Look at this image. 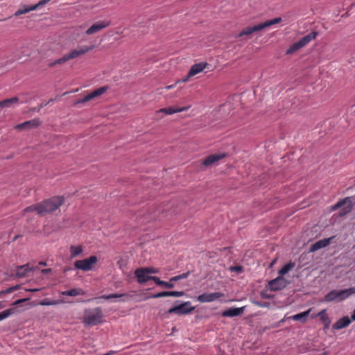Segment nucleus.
Wrapping results in <instances>:
<instances>
[{
  "instance_id": "a878e982",
  "label": "nucleus",
  "mask_w": 355,
  "mask_h": 355,
  "mask_svg": "<svg viewBox=\"0 0 355 355\" xmlns=\"http://www.w3.org/2000/svg\"><path fill=\"white\" fill-rule=\"evenodd\" d=\"M35 6H22V7L19 9H18L14 14L15 16L17 17L23 14H26L29 12L30 11L35 10Z\"/></svg>"
},
{
  "instance_id": "a211bd4d",
  "label": "nucleus",
  "mask_w": 355,
  "mask_h": 355,
  "mask_svg": "<svg viewBox=\"0 0 355 355\" xmlns=\"http://www.w3.org/2000/svg\"><path fill=\"white\" fill-rule=\"evenodd\" d=\"M334 238V237L332 236V237H329L328 239H322V240H320V241L315 242L311 246L310 251L315 252L318 250H320L321 248L327 247V245H329L330 244L331 241Z\"/></svg>"
},
{
  "instance_id": "4d7b16f0",
  "label": "nucleus",
  "mask_w": 355,
  "mask_h": 355,
  "mask_svg": "<svg viewBox=\"0 0 355 355\" xmlns=\"http://www.w3.org/2000/svg\"><path fill=\"white\" fill-rule=\"evenodd\" d=\"M39 265H40V266H46V263L44 261H40V262H39Z\"/></svg>"
},
{
  "instance_id": "6e6d98bb",
  "label": "nucleus",
  "mask_w": 355,
  "mask_h": 355,
  "mask_svg": "<svg viewBox=\"0 0 355 355\" xmlns=\"http://www.w3.org/2000/svg\"><path fill=\"white\" fill-rule=\"evenodd\" d=\"M277 261V259H274V260L270 263V268L273 266V264L275 263V261Z\"/></svg>"
},
{
  "instance_id": "c03bdc74",
  "label": "nucleus",
  "mask_w": 355,
  "mask_h": 355,
  "mask_svg": "<svg viewBox=\"0 0 355 355\" xmlns=\"http://www.w3.org/2000/svg\"><path fill=\"white\" fill-rule=\"evenodd\" d=\"M150 280H153L155 282V283L159 286H161L162 284V282H163L162 280H160V279L159 277H155V276H151Z\"/></svg>"
},
{
  "instance_id": "f704fd0d",
  "label": "nucleus",
  "mask_w": 355,
  "mask_h": 355,
  "mask_svg": "<svg viewBox=\"0 0 355 355\" xmlns=\"http://www.w3.org/2000/svg\"><path fill=\"white\" fill-rule=\"evenodd\" d=\"M14 313V310L12 309H6L0 313V321L7 318L10 315Z\"/></svg>"
},
{
  "instance_id": "6ab92c4d",
  "label": "nucleus",
  "mask_w": 355,
  "mask_h": 355,
  "mask_svg": "<svg viewBox=\"0 0 355 355\" xmlns=\"http://www.w3.org/2000/svg\"><path fill=\"white\" fill-rule=\"evenodd\" d=\"M184 295L183 291H162L153 294L152 298H159L163 297H182Z\"/></svg>"
},
{
  "instance_id": "c85d7f7f",
  "label": "nucleus",
  "mask_w": 355,
  "mask_h": 355,
  "mask_svg": "<svg viewBox=\"0 0 355 355\" xmlns=\"http://www.w3.org/2000/svg\"><path fill=\"white\" fill-rule=\"evenodd\" d=\"M320 317V320L325 324L326 327H328L331 323V320L326 313V310L323 309L318 314Z\"/></svg>"
},
{
  "instance_id": "5701e85b",
  "label": "nucleus",
  "mask_w": 355,
  "mask_h": 355,
  "mask_svg": "<svg viewBox=\"0 0 355 355\" xmlns=\"http://www.w3.org/2000/svg\"><path fill=\"white\" fill-rule=\"evenodd\" d=\"M70 258L73 259L76 257H78L83 252V248L82 245H71L70 248Z\"/></svg>"
},
{
  "instance_id": "20e7f679",
  "label": "nucleus",
  "mask_w": 355,
  "mask_h": 355,
  "mask_svg": "<svg viewBox=\"0 0 355 355\" xmlns=\"http://www.w3.org/2000/svg\"><path fill=\"white\" fill-rule=\"evenodd\" d=\"M318 35L317 31H312L304 37H302L299 41L293 44L287 50L286 54H292L301 48L305 46L312 40L315 39Z\"/></svg>"
},
{
  "instance_id": "aec40b11",
  "label": "nucleus",
  "mask_w": 355,
  "mask_h": 355,
  "mask_svg": "<svg viewBox=\"0 0 355 355\" xmlns=\"http://www.w3.org/2000/svg\"><path fill=\"white\" fill-rule=\"evenodd\" d=\"M351 323V320L348 316H344L339 319L336 322L333 324V329H341L347 327Z\"/></svg>"
},
{
  "instance_id": "ddd939ff",
  "label": "nucleus",
  "mask_w": 355,
  "mask_h": 355,
  "mask_svg": "<svg viewBox=\"0 0 355 355\" xmlns=\"http://www.w3.org/2000/svg\"><path fill=\"white\" fill-rule=\"evenodd\" d=\"M41 123V121L38 119H34L30 121H25L22 123H19L15 125V128L18 130H29L31 128H37Z\"/></svg>"
},
{
  "instance_id": "9b49d317",
  "label": "nucleus",
  "mask_w": 355,
  "mask_h": 355,
  "mask_svg": "<svg viewBox=\"0 0 355 355\" xmlns=\"http://www.w3.org/2000/svg\"><path fill=\"white\" fill-rule=\"evenodd\" d=\"M94 48V45L90 46H83L78 47L76 49L71 51L69 53H67V55L69 58V60H72L76 58H78L80 55H82L86 53L87 52H88L89 51H92Z\"/></svg>"
},
{
  "instance_id": "5fc2aeb1",
  "label": "nucleus",
  "mask_w": 355,
  "mask_h": 355,
  "mask_svg": "<svg viewBox=\"0 0 355 355\" xmlns=\"http://www.w3.org/2000/svg\"><path fill=\"white\" fill-rule=\"evenodd\" d=\"M21 236V235L18 234V235H16L15 236V237L13 238L12 239V241H16L18 238H19Z\"/></svg>"
},
{
  "instance_id": "37998d69",
  "label": "nucleus",
  "mask_w": 355,
  "mask_h": 355,
  "mask_svg": "<svg viewBox=\"0 0 355 355\" xmlns=\"http://www.w3.org/2000/svg\"><path fill=\"white\" fill-rule=\"evenodd\" d=\"M47 3H49L48 0H41L37 3H36L35 5H33V6H35V10H36L38 8H40L44 5H46Z\"/></svg>"
},
{
  "instance_id": "79ce46f5",
  "label": "nucleus",
  "mask_w": 355,
  "mask_h": 355,
  "mask_svg": "<svg viewBox=\"0 0 355 355\" xmlns=\"http://www.w3.org/2000/svg\"><path fill=\"white\" fill-rule=\"evenodd\" d=\"M144 268L146 269V271L147 272L148 275L154 274V273H157L158 272V270L156 269V268H154L146 267V268Z\"/></svg>"
},
{
  "instance_id": "4468645a",
  "label": "nucleus",
  "mask_w": 355,
  "mask_h": 355,
  "mask_svg": "<svg viewBox=\"0 0 355 355\" xmlns=\"http://www.w3.org/2000/svg\"><path fill=\"white\" fill-rule=\"evenodd\" d=\"M135 276L137 278V282L142 284L150 280V277L147 274L144 268H139L135 270Z\"/></svg>"
},
{
  "instance_id": "423d86ee",
  "label": "nucleus",
  "mask_w": 355,
  "mask_h": 355,
  "mask_svg": "<svg viewBox=\"0 0 355 355\" xmlns=\"http://www.w3.org/2000/svg\"><path fill=\"white\" fill-rule=\"evenodd\" d=\"M97 261L98 259L96 256H91L89 258L76 261L74 263V267L76 269L89 271L92 269L93 266L97 262Z\"/></svg>"
},
{
  "instance_id": "c9c22d12",
  "label": "nucleus",
  "mask_w": 355,
  "mask_h": 355,
  "mask_svg": "<svg viewBox=\"0 0 355 355\" xmlns=\"http://www.w3.org/2000/svg\"><path fill=\"white\" fill-rule=\"evenodd\" d=\"M58 302L56 300H49V299H44L42 300L39 304L42 306H50V305H55L58 304Z\"/></svg>"
},
{
  "instance_id": "09e8293b",
  "label": "nucleus",
  "mask_w": 355,
  "mask_h": 355,
  "mask_svg": "<svg viewBox=\"0 0 355 355\" xmlns=\"http://www.w3.org/2000/svg\"><path fill=\"white\" fill-rule=\"evenodd\" d=\"M51 272V268H46V269L42 270V272L43 274H47V273H49Z\"/></svg>"
},
{
  "instance_id": "72a5a7b5",
  "label": "nucleus",
  "mask_w": 355,
  "mask_h": 355,
  "mask_svg": "<svg viewBox=\"0 0 355 355\" xmlns=\"http://www.w3.org/2000/svg\"><path fill=\"white\" fill-rule=\"evenodd\" d=\"M107 87H101L97 89H96L95 91L92 92L91 93V94L92 95V97L94 99L95 98L104 94L107 91Z\"/></svg>"
},
{
  "instance_id": "473e14b6",
  "label": "nucleus",
  "mask_w": 355,
  "mask_h": 355,
  "mask_svg": "<svg viewBox=\"0 0 355 355\" xmlns=\"http://www.w3.org/2000/svg\"><path fill=\"white\" fill-rule=\"evenodd\" d=\"M324 300L327 302H332L334 300H337L336 299V290H333L329 292L325 296Z\"/></svg>"
},
{
  "instance_id": "f8f14e48",
  "label": "nucleus",
  "mask_w": 355,
  "mask_h": 355,
  "mask_svg": "<svg viewBox=\"0 0 355 355\" xmlns=\"http://www.w3.org/2000/svg\"><path fill=\"white\" fill-rule=\"evenodd\" d=\"M207 66V62H199L198 64H193L187 76L182 79V82H186L188 80V79L198 73H199L200 72L202 71L204 69H205V67Z\"/></svg>"
},
{
  "instance_id": "1a4fd4ad",
  "label": "nucleus",
  "mask_w": 355,
  "mask_h": 355,
  "mask_svg": "<svg viewBox=\"0 0 355 355\" xmlns=\"http://www.w3.org/2000/svg\"><path fill=\"white\" fill-rule=\"evenodd\" d=\"M224 293L220 292L205 293L197 297V300L201 303L211 302L224 297Z\"/></svg>"
},
{
  "instance_id": "7c9ffc66",
  "label": "nucleus",
  "mask_w": 355,
  "mask_h": 355,
  "mask_svg": "<svg viewBox=\"0 0 355 355\" xmlns=\"http://www.w3.org/2000/svg\"><path fill=\"white\" fill-rule=\"evenodd\" d=\"M68 60H69V58L67 57V55L65 54L63 57L56 60L55 61L49 63L48 65L49 67H53L55 64H61L66 62Z\"/></svg>"
},
{
  "instance_id": "0eeeda50",
  "label": "nucleus",
  "mask_w": 355,
  "mask_h": 355,
  "mask_svg": "<svg viewBox=\"0 0 355 355\" xmlns=\"http://www.w3.org/2000/svg\"><path fill=\"white\" fill-rule=\"evenodd\" d=\"M195 307L191 306L190 302H184L180 305L171 307L168 309V313H176L178 315L187 314L194 310Z\"/></svg>"
},
{
  "instance_id": "dca6fc26",
  "label": "nucleus",
  "mask_w": 355,
  "mask_h": 355,
  "mask_svg": "<svg viewBox=\"0 0 355 355\" xmlns=\"http://www.w3.org/2000/svg\"><path fill=\"white\" fill-rule=\"evenodd\" d=\"M244 310H245L244 306L239 307V308L232 307V308H230V309L224 311L222 313V315L223 317H230V318L239 316V315H241L243 314Z\"/></svg>"
},
{
  "instance_id": "e2e57ef3",
  "label": "nucleus",
  "mask_w": 355,
  "mask_h": 355,
  "mask_svg": "<svg viewBox=\"0 0 355 355\" xmlns=\"http://www.w3.org/2000/svg\"><path fill=\"white\" fill-rule=\"evenodd\" d=\"M51 101H53V99H50L47 103H50Z\"/></svg>"
},
{
  "instance_id": "49530a36",
  "label": "nucleus",
  "mask_w": 355,
  "mask_h": 355,
  "mask_svg": "<svg viewBox=\"0 0 355 355\" xmlns=\"http://www.w3.org/2000/svg\"><path fill=\"white\" fill-rule=\"evenodd\" d=\"M15 291V288L12 286L5 289L6 294L10 293Z\"/></svg>"
},
{
  "instance_id": "2eb2a0df",
  "label": "nucleus",
  "mask_w": 355,
  "mask_h": 355,
  "mask_svg": "<svg viewBox=\"0 0 355 355\" xmlns=\"http://www.w3.org/2000/svg\"><path fill=\"white\" fill-rule=\"evenodd\" d=\"M355 294V287H351L343 290H336V299L337 301H343L351 295Z\"/></svg>"
},
{
  "instance_id": "4c0bfd02",
  "label": "nucleus",
  "mask_w": 355,
  "mask_h": 355,
  "mask_svg": "<svg viewBox=\"0 0 355 355\" xmlns=\"http://www.w3.org/2000/svg\"><path fill=\"white\" fill-rule=\"evenodd\" d=\"M230 270L232 272H236L240 273L243 271V268L241 266H231L230 267Z\"/></svg>"
},
{
  "instance_id": "bb28decb",
  "label": "nucleus",
  "mask_w": 355,
  "mask_h": 355,
  "mask_svg": "<svg viewBox=\"0 0 355 355\" xmlns=\"http://www.w3.org/2000/svg\"><path fill=\"white\" fill-rule=\"evenodd\" d=\"M83 294V291L81 288H73L71 290L62 291L61 295H69V296H76L78 295Z\"/></svg>"
},
{
  "instance_id": "8fccbe9b",
  "label": "nucleus",
  "mask_w": 355,
  "mask_h": 355,
  "mask_svg": "<svg viewBox=\"0 0 355 355\" xmlns=\"http://www.w3.org/2000/svg\"><path fill=\"white\" fill-rule=\"evenodd\" d=\"M40 290V288L26 289V291H29V292H37V291H39Z\"/></svg>"
},
{
  "instance_id": "bf43d9fd",
  "label": "nucleus",
  "mask_w": 355,
  "mask_h": 355,
  "mask_svg": "<svg viewBox=\"0 0 355 355\" xmlns=\"http://www.w3.org/2000/svg\"><path fill=\"white\" fill-rule=\"evenodd\" d=\"M4 304H3V302H0V309H2L4 308Z\"/></svg>"
},
{
  "instance_id": "603ef678",
  "label": "nucleus",
  "mask_w": 355,
  "mask_h": 355,
  "mask_svg": "<svg viewBox=\"0 0 355 355\" xmlns=\"http://www.w3.org/2000/svg\"><path fill=\"white\" fill-rule=\"evenodd\" d=\"M257 305L259 306H266V304L267 303H265L264 304H261L260 302H256L255 303Z\"/></svg>"
},
{
  "instance_id": "39448f33",
  "label": "nucleus",
  "mask_w": 355,
  "mask_h": 355,
  "mask_svg": "<svg viewBox=\"0 0 355 355\" xmlns=\"http://www.w3.org/2000/svg\"><path fill=\"white\" fill-rule=\"evenodd\" d=\"M340 208L339 216H343L349 213L353 209V203L352 201V197H346L342 200L338 202L336 205L332 206L331 210H336Z\"/></svg>"
},
{
  "instance_id": "f257e3e1",
  "label": "nucleus",
  "mask_w": 355,
  "mask_h": 355,
  "mask_svg": "<svg viewBox=\"0 0 355 355\" xmlns=\"http://www.w3.org/2000/svg\"><path fill=\"white\" fill-rule=\"evenodd\" d=\"M64 202L63 196H54L45 200L41 202V209L39 211L40 216H45L51 214L58 209Z\"/></svg>"
},
{
  "instance_id": "680f3d73",
  "label": "nucleus",
  "mask_w": 355,
  "mask_h": 355,
  "mask_svg": "<svg viewBox=\"0 0 355 355\" xmlns=\"http://www.w3.org/2000/svg\"><path fill=\"white\" fill-rule=\"evenodd\" d=\"M284 320H285V318H283L282 320H281L279 321V322H284Z\"/></svg>"
},
{
  "instance_id": "13d9d810",
  "label": "nucleus",
  "mask_w": 355,
  "mask_h": 355,
  "mask_svg": "<svg viewBox=\"0 0 355 355\" xmlns=\"http://www.w3.org/2000/svg\"><path fill=\"white\" fill-rule=\"evenodd\" d=\"M4 294H6L5 290H2L0 291V297H1Z\"/></svg>"
},
{
  "instance_id": "3c124183",
  "label": "nucleus",
  "mask_w": 355,
  "mask_h": 355,
  "mask_svg": "<svg viewBox=\"0 0 355 355\" xmlns=\"http://www.w3.org/2000/svg\"><path fill=\"white\" fill-rule=\"evenodd\" d=\"M351 319L354 321H355V309L354 310L352 315H351Z\"/></svg>"
},
{
  "instance_id": "393cba45",
  "label": "nucleus",
  "mask_w": 355,
  "mask_h": 355,
  "mask_svg": "<svg viewBox=\"0 0 355 355\" xmlns=\"http://www.w3.org/2000/svg\"><path fill=\"white\" fill-rule=\"evenodd\" d=\"M309 313L310 310H308L302 313L291 316L289 318L295 321H301L302 322H305L307 320Z\"/></svg>"
},
{
  "instance_id": "a18cd8bd",
  "label": "nucleus",
  "mask_w": 355,
  "mask_h": 355,
  "mask_svg": "<svg viewBox=\"0 0 355 355\" xmlns=\"http://www.w3.org/2000/svg\"><path fill=\"white\" fill-rule=\"evenodd\" d=\"M189 274H190V272L188 271L187 272H184L181 275H179L178 276L180 277V280L187 278L189 277Z\"/></svg>"
},
{
  "instance_id": "de8ad7c7",
  "label": "nucleus",
  "mask_w": 355,
  "mask_h": 355,
  "mask_svg": "<svg viewBox=\"0 0 355 355\" xmlns=\"http://www.w3.org/2000/svg\"><path fill=\"white\" fill-rule=\"evenodd\" d=\"M180 280V277L178 275L173 277L170 279V282L173 283V282H178Z\"/></svg>"
},
{
  "instance_id": "cd10ccee",
  "label": "nucleus",
  "mask_w": 355,
  "mask_h": 355,
  "mask_svg": "<svg viewBox=\"0 0 355 355\" xmlns=\"http://www.w3.org/2000/svg\"><path fill=\"white\" fill-rule=\"evenodd\" d=\"M295 263L290 261L288 263H286L279 271V276L283 277V275H286L287 272H288L291 270H292L295 267Z\"/></svg>"
},
{
  "instance_id": "a19ab883",
  "label": "nucleus",
  "mask_w": 355,
  "mask_h": 355,
  "mask_svg": "<svg viewBox=\"0 0 355 355\" xmlns=\"http://www.w3.org/2000/svg\"><path fill=\"white\" fill-rule=\"evenodd\" d=\"M161 286L166 288H173L174 287L173 283L170 281L168 282L163 281Z\"/></svg>"
},
{
  "instance_id": "6e6552de",
  "label": "nucleus",
  "mask_w": 355,
  "mask_h": 355,
  "mask_svg": "<svg viewBox=\"0 0 355 355\" xmlns=\"http://www.w3.org/2000/svg\"><path fill=\"white\" fill-rule=\"evenodd\" d=\"M289 284V282L282 276L268 282V286L271 291H277L284 289Z\"/></svg>"
},
{
  "instance_id": "ea45409f",
  "label": "nucleus",
  "mask_w": 355,
  "mask_h": 355,
  "mask_svg": "<svg viewBox=\"0 0 355 355\" xmlns=\"http://www.w3.org/2000/svg\"><path fill=\"white\" fill-rule=\"evenodd\" d=\"M48 105V103L46 101L42 102L37 107H33L31 110L33 112H40L41 108Z\"/></svg>"
},
{
  "instance_id": "f3484780",
  "label": "nucleus",
  "mask_w": 355,
  "mask_h": 355,
  "mask_svg": "<svg viewBox=\"0 0 355 355\" xmlns=\"http://www.w3.org/2000/svg\"><path fill=\"white\" fill-rule=\"evenodd\" d=\"M225 156L226 155L225 153L210 155L204 159L202 164L205 166H209L215 162L224 158Z\"/></svg>"
},
{
  "instance_id": "c756f323",
  "label": "nucleus",
  "mask_w": 355,
  "mask_h": 355,
  "mask_svg": "<svg viewBox=\"0 0 355 355\" xmlns=\"http://www.w3.org/2000/svg\"><path fill=\"white\" fill-rule=\"evenodd\" d=\"M126 295H127L125 293H121V294L113 293V294H110V295H103L100 296L99 298L104 299V300H112V299H116V298L122 297H124Z\"/></svg>"
},
{
  "instance_id": "58836bf2",
  "label": "nucleus",
  "mask_w": 355,
  "mask_h": 355,
  "mask_svg": "<svg viewBox=\"0 0 355 355\" xmlns=\"http://www.w3.org/2000/svg\"><path fill=\"white\" fill-rule=\"evenodd\" d=\"M28 300H30L29 297L19 299V300H17L15 301L14 302H12L11 305L12 306H18L19 304H20L23 302H25L26 301H28Z\"/></svg>"
},
{
  "instance_id": "9d476101",
  "label": "nucleus",
  "mask_w": 355,
  "mask_h": 355,
  "mask_svg": "<svg viewBox=\"0 0 355 355\" xmlns=\"http://www.w3.org/2000/svg\"><path fill=\"white\" fill-rule=\"evenodd\" d=\"M110 25V21H99L92 24L85 32L88 35L95 34Z\"/></svg>"
},
{
  "instance_id": "e433bc0d",
  "label": "nucleus",
  "mask_w": 355,
  "mask_h": 355,
  "mask_svg": "<svg viewBox=\"0 0 355 355\" xmlns=\"http://www.w3.org/2000/svg\"><path fill=\"white\" fill-rule=\"evenodd\" d=\"M93 99H94V98L92 97V95L90 93V94L85 96L83 98L79 99L78 101H77L76 104L84 103H86V102L89 101L93 100Z\"/></svg>"
},
{
  "instance_id": "7ed1b4c3",
  "label": "nucleus",
  "mask_w": 355,
  "mask_h": 355,
  "mask_svg": "<svg viewBox=\"0 0 355 355\" xmlns=\"http://www.w3.org/2000/svg\"><path fill=\"white\" fill-rule=\"evenodd\" d=\"M103 313L101 309L98 307L92 310H86L84 313V322L88 325H96L102 322Z\"/></svg>"
},
{
  "instance_id": "2f4dec72",
  "label": "nucleus",
  "mask_w": 355,
  "mask_h": 355,
  "mask_svg": "<svg viewBox=\"0 0 355 355\" xmlns=\"http://www.w3.org/2000/svg\"><path fill=\"white\" fill-rule=\"evenodd\" d=\"M41 209V202L37 205H33L31 206L27 207L24 209V212H28V211H37V214L39 215V211Z\"/></svg>"
},
{
  "instance_id": "864d4df0",
  "label": "nucleus",
  "mask_w": 355,
  "mask_h": 355,
  "mask_svg": "<svg viewBox=\"0 0 355 355\" xmlns=\"http://www.w3.org/2000/svg\"><path fill=\"white\" fill-rule=\"evenodd\" d=\"M21 285L20 284H17L16 286H12L13 288H15V291L18 290L19 288H20Z\"/></svg>"
},
{
  "instance_id": "b1692460",
  "label": "nucleus",
  "mask_w": 355,
  "mask_h": 355,
  "mask_svg": "<svg viewBox=\"0 0 355 355\" xmlns=\"http://www.w3.org/2000/svg\"><path fill=\"white\" fill-rule=\"evenodd\" d=\"M19 101L18 97L15 96L11 98L4 99L0 101V107H10L12 105L17 103Z\"/></svg>"
},
{
  "instance_id": "4be33fe9",
  "label": "nucleus",
  "mask_w": 355,
  "mask_h": 355,
  "mask_svg": "<svg viewBox=\"0 0 355 355\" xmlns=\"http://www.w3.org/2000/svg\"><path fill=\"white\" fill-rule=\"evenodd\" d=\"M189 108V106L183 107L178 108V109H175V108H173L172 107H165V108L160 109L159 111H157V112H159V113L164 112V113H165L166 114H175V113H178V112H183V111L187 110Z\"/></svg>"
},
{
  "instance_id": "052dcab7",
  "label": "nucleus",
  "mask_w": 355,
  "mask_h": 355,
  "mask_svg": "<svg viewBox=\"0 0 355 355\" xmlns=\"http://www.w3.org/2000/svg\"><path fill=\"white\" fill-rule=\"evenodd\" d=\"M173 87V85H168V86H166V89H171Z\"/></svg>"
},
{
  "instance_id": "412c9836",
  "label": "nucleus",
  "mask_w": 355,
  "mask_h": 355,
  "mask_svg": "<svg viewBox=\"0 0 355 355\" xmlns=\"http://www.w3.org/2000/svg\"><path fill=\"white\" fill-rule=\"evenodd\" d=\"M32 269L30 268L29 264H25L17 267V272L15 277L21 278L26 276V273Z\"/></svg>"
},
{
  "instance_id": "f03ea898",
  "label": "nucleus",
  "mask_w": 355,
  "mask_h": 355,
  "mask_svg": "<svg viewBox=\"0 0 355 355\" xmlns=\"http://www.w3.org/2000/svg\"><path fill=\"white\" fill-rule=\"evenodd\" d=\"M282 21L281 17H276L270 20H267L263 23H261L253 26H248L242 30L236 37H242L243 36H248L249 37L256 32L263 30L272 25L278 24Z\"/></svg>"
}]
</instances>
